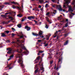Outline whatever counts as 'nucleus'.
<instances>
[{
    "label": "nucleus",
    "mask_w": 75,
    "mask_h": 75,
    "mask_svg": "<svg viewBox=\"0 0 75 75\" xmlns=\"http://www.w3.org/2000/svg\"><path fill=\"white\" fill-rule=\"evenodd\" d=\"M60 61H61V59H59V60L58 61V62H60Z\"/></svg>",
    "instance_id": "603ef678"
},
{
    "label": "nucleus",
    "mask_w": 75,
    "mask_h": 75,
    "mask_svg": "<svg viewBox=\"0 0 75 75\" xmlns=\"http://www.w3.org/2000/svg\"><path fill=\"white\" fill-rule=\"evenodd\" d=\"M42 10H43V9H42V8H41V9H40V10H41V11H42Z\"/></svg>",
    "instance_id": "680f3d73"
},
{
    "label": "nucleus",
    "mask_w": 75,
    "mask_h": 75,
    "mask_svg": "<svg viewBox=\"0 0 75 75\" xmlns=\"http://www.w3.org/2000/svg\"><path fill=\"white\" fill-rule=\"evenodd\" d=\"M39 8H41V6L40 5H39Z\"/></svg>",
    "instance_id": "a18cd8bd"
},
{
    "label": "nucleus",
    "mask_w": 75,
    "mask_h": 75,
    "mask_svg": "<svg viewBox=\"0 0 75 75\" xmlns=\"http://www.w3.org/2000/svg\"><path fill=\"white\" fill-rule=\"evenodd\" d=\"M45 44H46L45 42H44V43H43V44H44V45Z\"/></svg>",
    "instance_id": "69168bd1"
},
{
    "label": "nucleus",
    "mask_w": 75,
    "mask_h": 75,
    "mask_svg": "<svg viewBox=\"0 0 75 75\" xmlns=\"http://www.w3.org/2000/svg\"><path fill=\"white\" fill-rule=\"evenodd\" d=\"M25 29H27V31H30V29H31V28L28 26L26 25L25 26Z\"/></svg>",
    "instance_id": "6e6552de"
},
{
    "label": "nucleus",
    "mask_w": 75,
    "mask_h": 75,
    "mask_svg": "<svg viewBox=\"0 0 75 75\" xmlns=\"http://www.w3.org/2000/svg\"><path fill=\"white\" fill-rule=\"evenodd\" d=\"M59 20H61V19H60V18H61V17H59Z\"/></svg>",
    "instance_id": "0e129e2a"
},
{
    "label": "nucleus",
    "mask_w": 75,
    "mask_h": 75,
    "mask_svg": "<svg viewBox=\"0 0 75 75\" xmlns=\"http://www.w3.org/2000/svg\"><path fill=\"white\" fill-rule=\"evenodd\" d=\"M1 23H2L3 24H5V22H2Z\"/></svg>",
    "instance_id": "864d4df0"
},
{
    "label": "nucleus",
    "mask_w": 75,
    "mask_h": 75,
    "mask_svg": "<svg viewBox=\"0 0 75 75\" xmlns=\"http://www.w3.org/2000/svg\"><path fill=\"white\" fill-rule=\"evenodd\" d=\"M45 28H48V26L47 25H46Z\"/></svg>",
    "instance_id": "c03bdc74"
},
{
    "label": "nucleus",
    "mask_w": 75,
    "mask_h": 75,
    "mask_svg": "<svg viewBox=\"0 0 75 75\" xmlns=\"http://www.w3.org/2000/svg\"><path fill=\"white\" fill-rule=\"evenodd\" d=\"M18 17H23V15L21 14H19L17 15Z\"/></svg>",
    "instance_id": "4468645a"
},
{
    "label": "nucleus",
    "mask_w": 75,
    "mask_h": 75,
    "mask_svg": "<svg viewBox=\"0 0 75 75\" xmlns=\"http://www.w3.org/2000/svg\"><path fill=\"white\" fill-rule=\"evenodd\" d=\"M38 69H36V70L35 71V74H36V73H37V72H38Z\"/></svg>",
    "instance_id": "2f4dec72"
},
{
    "label": "nucleus",
    "mask_w": 75,
    "mask_h": 75,
    "mask_svg": "<svg viewBox=\"0 0 75 75\" xmlns=\"http://www.w3.org/2000/svg\"><path fill=\"white\" fill-rule=\"evenodd\" d=\"M4 4L6 5H10V3L8 2H5Z\"/></svg>",
    "instance_id": "bb28decb"
},
{
    "label": "nucleus",
    "mask_w": 75,
    "mask_h": 75,
    "mask_svg": "<svg viewBox=\"0 0 75 75\" xmlns=\"http://www.w3.org/2000/svg\"><path fill=\"white\" fill-rule=\"evenodd\" d=\"M49 37H47V40H49Z\"/></svg>",
    "instance_id": "3c124183"
},
{
    "label": "nucleus",
    "mask_w": 75,
    "mask_h": 75,
    "mask_svg": "<svg viewBox=\"0 0 75 75\" xmlns=\"http://www.w3.org/2000/svg\"><path fill=\"white\" fill-rule=\"evenodd\" d=\"M11 43H12V44H14V42H11Z\"/></svg>",
    "instance_id": "13d9d810"
},
{
    "label": "nucleus",
    "mask_w": 75,
    "mask_h": 75,
    "mask_svg": "<svg viewBox=\"0 0 75 75\" xmlns=\"http://www.w3.org/2000/svg\"><path fill=\"white\" fill-rule=\"evenodd\" d=\"M11 4H18V3L15 2L14 1L11 2Z\"/></svg>",
    "instance_id": "2eb2a0df"
},
{
    "label": "nucleus",
    "mask_w": 75,
    "mask_h": 75,
    "mask_svg": "<svg viewBox=\"0 0 75 75\" xmlns=\"http://www.w3.org/2000/svg\"><path fill=\"white\" fill-rule=\"evenodd\" d=\"M74 8H75V5H74Z\"/></svg>",
    "instance_id": "052dcab7"
},
{
    "label": "nucleus",
    "mask_w": 75,
    "mask_h": 75,
    "mask_svg": "<svg viewBox=\"0 0 75 75\" xmlns=\"http://www.w3.org/2000/svg\"><path fill=\"white\" fill-rule=\"evenodd\" d=\"M52 6L53 7H56L57 8L58 7V5H52Z\"/></svg>",
    "instance_id": "f3484780"
},
{
    "label": "nucleus",
    "mask_w": 75,
    "mask_h": 75,
    "mask_svg": "<svg viewBox=\"0 0 75 75\" xmlns=\"http://www.w3.org/2000/svg\"><path fill=\"white\" fill-rule=\"evenodd\" d=\"M57 13V11H56V10H55L54 11V12H51V15H52V16H54V15L55 14H56Z\"/></svg>",
    "instance_id": "9d476101"
},
{
    "label": "nucleus",
    "mask_w": 75,
    "mask_h": 75,
    "mask_svg": "<svg viewBox=\"0 0 75 75\" xmlns=\"http://www.w3.org/2000/svg\"><path fill=\"white\" fill-rule=\"evenodd\" d=\"M1 37H6V35L4 34V33H2Z\"/></svg>",
    "instance_id": "4be33fe9"
},
{
    "label": "nucleus",
    "mask_w": 75,
    "mask_h": 75,
    "mask_svg": "<svg viewBox=\"0 0 75 75\" xmlns=\"http://www.w3.org/2000/svg\"><path fill=\"white\" fill-rule=\"evenodd\" d=\"M46 19L47 21V22L49 23H50V24H51V21H50V19H49V18H48V17H46Z\"/></svg>",
    "instance_id": "9b49d317"
},
{
    "label": "nucleus",
    "mask_w": 75,
    "mask_h": 75,
    "mask_svg": "<svg viewBox=\"0 0 75 75\" xmlns=\"http://www.w3.org/2000/svg\"><path fill=\"white\" fill-rule=\"evenodd\" d=\"M1 29L2 28H3V26H1Z\"/></svg>",
    "instance_id": "bf43d9fd"
},
{
    "label": "nucleus",
    "mask_w": 75,
    "mask_h": 75,
    "mask_svg": "<svg viewBox=\"0 0 75 75\" xmlns=\"http://www.w3.org/2000/svg\"><path fill=\"white\" fill-rule=\"evenodd\" d=\"M42 70H44V68L43 67L42 68Z\"/></svg>",
    "instance_id": "4d7b16f0"
},
{
    "label": "nucleus",
    "mask_w": 75,
    "mask_h": 75,
    "mask_svg": "<svg viewBox=\"0 0 75 75\" xmlns=\"http://www.w3.org/2000/svg\"><path fill=\"white\" fill-rule=\"evenodd\" d=\"M20 38H23L24 37V36L22 34V36H20Z\"/></svg>",
    "instance_id": "7c9ffc66"
},
{
    "label": "nucleus",
    "mask_w": 75,
    "mask_h": 75,
    "mask_svg": "<svg viewBox=\"0 0 75 75\" xmlns=\"http://www.w3.org/2000/svg\"><path fill=\"white\" fill-rule=\"evenodd\" d=\"M60 30H59V31H57L56 33H55L54 34L55 35V36L54 37H56L57 36H58V35H59V34H58V33H60Z\"/></svg>",
    "instance_id": "0eeeda50"
},
{
    "label": "nucleus",
    "mask_w": 75,
    "mask_h": 75,
    "mask_svg": "<svg viewBox=\"0 0 75 75\" xmlns=\"http://www.w3.org/2000/svg\"><path fill=\"white\" fill-rule=\"evenodd\" d=\"M65 27H68V23H66L65 24Z\"/></svg>",
    "instance_id": "4c0bfd02"
},
{
    "label": "nucleus",
    "mask_w": 75,
    "mask_h": 75,
    "mask_svg": "<svg viewBox=\"0 0 75 75\" xmlns=\"http://www.w3.org/2000/svg\"><path fill=\"white\" fill-rule=\"evenodd\" d=\"M18 57H19V59L18 61V62L20 64V67L22 68H24V65L23 64V59L22 58V54H19L18 56Z\"/></svg>",
    "instance_id": "f03ea898"
},
{
    "label": "nucleus",
    "mask_w": 75,
    "mask_h": 75,
    "mask_svg": "<svg viewBox=\"0 0 75 75\" xmlns=\"http://www.w3.org/2000/svg\"><path fill=\"white\" fill-rule=\"evenodd\" d=\"M66 21H68V19H66Z\"/></svg>",
    "instance_id": "6e6d98bb"
},
{
    "label": "nucleus",
    "mask_w": 75,
    "mask_h": 75,
    "mask_svg": "<svg viewBox=\"0 0 75 75\" xmlns=\"http://www.w3.org/2000/svg\"><path fill=\"white\" fill-rule=\"evenodd\" d=\"M66 3L64 4L63 5L64 8H66L67 7L66 6H68V4L70 3V0H65Z\"/></svg>",
    "instance_id": "7ed1b4c3"
},
{
    "label": "nucleus",
    "mask_w": 75,
    "mask_h": 75,
    "mask_svg": "<svg viewBox=\"0 0 75 75\" xmlns=\"http://www.w3.org/2000/svg\"><path fill=\"white\" fill-rule=\"evenodd\" d=\"M35 18V17L33 16H32L28 17V18L29 20H31V19H34Z\"/></svg>",
    "instance_id": "1a4fd4ad"
},
{
    "label": "nucleus",
    "mask_w": 75,
    "mask_h": 75,
    "mask_svg": "<svg viewBox=\"0 0 75 75\" xmlns=\"http://www.w3.org/2000/svg\"><path fill=\"white\" fill-rule=\"evenodd\" d=\"M50 12H47L46 14V16H50Z\"/></svg>",
    "instance_id": "c85d7f7f"
},
{
    "label": "nucleus",
    "mask_w": 75,
    "mask_h": 75,
    "mask_svg": "<svg viewBox=\"0 0 75 75\" xmlns=\"http://www.w3.org/2000/svg\"><path fill=\"white\" fill-rule=\"evenodd\" d=\"M68 35L67 34H64V36L65 37H67Z\"/></svg>",
    "instance_id": "49530a36"
},
{
    "label": "nucleus",
    "mask_w": 75,
    "mask_h": 75,
    "mask_svg": "<svg viewBox=\"0 0 75 75\" xmlns=\"http://www.w3.org/2000/svg\"><path fill=\"white\" fill-rule=\"evenodd\" d=\"M40 57V56H38L37 58V59H38V60H39Z\"/></svg>",
    "instance_id": "ea45409f"
},
{
    "label": "nucleus",
    "mask_w": 75,
    "mask_h": 75,
    "mask_svg": "<svg viewBox=\"0 0 75 75\" xmlns=\"http://www.w3.org/2000/svg\"><path fill=\"white\" fill-rule=\"evenodd\" d=\"M32 34L33 35H34V36H37L38 35L37 34V33H33Z\"/></svg>",
    "instance_id": "6ab92c4d"
},
{
    "label": "nucleus",
    "mask_w": 75,
    "mask_h": 75,
    "mask_svg": "<svg viewBox=\"0 0 75 75\" xmlns=\"http://www.w3.org/2000/svg\"><path fill=\"white\" fill-rule=\"evenodd\" d=\"M48 4H46L45 6V8H47V7H48Z\"/></svg>",
    "instance_id": "e433bc0d"
},
{
    "label": "nucleus",
    "mask_w": 75,
    "mask_h": 75,
    "mask_svg": "<svg viewBox=\"0 0 75 75\" xmlns=\"http://www.w3.org/2000/svg\"><path fill=\"white\" fill-rule=\"evenodd\" d=\"M53 2H55V0H51Z\"/></svg>",
    "instance_id": "8fccbe9b"
},
{
    "label": "nucleus",
    "mask_w": 75,
    "mask_h": 75,
    "mask_svg": "<svg viewBox=\"0 0 75 75\" xmlns=\"http://www.w3.org/2000/svg\"><path fill=\"white\" fill-rule=\"evenodd\" d=\"M17 27H18V28H21V24H19L17 25Z\"/></svg>",
    "instance_id": "5701e85b"
},
{
    "label": "nucleus",
    "mask_w": 75,
    "mask_h": 75,
    "mask_svg": "<svg viewBox=\"0 0 75 75\" xmlns=\"http://www.w3.org/2000/svg\"><path fill=\"white\" fill-rule=\"evenodd\" d=\"M43 52V51L42 50L39 51V53H42Z\"/></svg>",
    "instance_id": "f704fd0d"
},
{
    "label": "nucleus",
    "mask_w": 75,
    "mask_h": 75,
    "mask_svg": "<svg viewBox=\"0 0 75 75\" xmlns=\"http://www.w3.org/2000/svg\"><path fill=\"white\" fill-rule=\"evenodd\" d=\"M39 34L40 35H42V32L41 31L39 32Z\"/></svg>",
    "instance_id": "a878e982"
},
{
    "label": "nucleus",
    "mask_w": 75,
    "mask_h": 75,
    "mask_svg": "<svg viewBox=\"0 0 75 75\" xmlns=\"http://www.w3.org/2000/svg\"><path fill=\"white\" fill-rule=\"evenodd\" d=\"M38 42H41V40H38Z\"/></svg>",
    "instance_id": "79ce46f5"
},
{
    "label": "nucleus",
    "mask_w": 75,
    "mask_h": 75,
    "mask_svg": "<svg viewBox=\"0 0 75 75\" xmlns=\"http://www.w3.org/2000/svg\"><path fill=\"white\" fill-rule=\"evenodd\" d=\"M1 17H6L7 16L4 15H1Z\"/></svg>",
    "instance_id": "cd10ccee"
},
{
    "label": "nucleus",
    "mask_w": 75,
    "mask_h": 75,
    "mask_svg": "<svg viewBox=\"0 0 75 75\" xmlns=\"http://www.w3.org/2000/svg\"><path fill=\"white\" fill-rule=\"evenodd\" d=\"M34 22H35V24H37V22L35 20L34 21Z\"/></svg>",
    "instance_id": "de8ad7c7"
},
{
    "label": "nucleus",
    "mask_w": 75,
    "mask_h": 75,
    "mask_svg": "<svg viewBox=\"0 0 75 75\" xmlns=\"http://www.w3.org/2000/svg\"><path fill=\"white\" fill-rule=\"evenodd\" d=\"M11 65L10 64L9 65H8V67H10L11 66Z\"/></svg>",
    "instance_id": "338daca9"
},
{
    "label": "nucleus",
    "mask_w": 75,
    "mask_h": 75,
    "mask_svg": "<svg viewBox=\"0 0 75 75\" xmlns=\"http://www.w3.org/2000/svg\"><path fill=\"white\" fill-rule=\"evenodd\" d=\"M8 14V13H5V15H7V14Z\"/></svg>",
    "instance_id": "5fc2aeb1"
},
{
    "label": "nucleus",
    "mask_w": 75,
    "mask_h": 75,
    "mask_svg": "<svg viewBox=\"0 0 75 75\" xmlns=\"http://www.w3.org/2000/svg\"><path fill=\"white\" fill-rule=\"evenodd\" d=\"M17 52H19V53H21V52H22V50L20 49V50H19L18 49L17 50Z\"/></svg>",
    "instance_id": "dca6fc26"
},
{
    "label": "nucleus",
    "mask_w": 75,
    "mask_h": 75,
    "mask_svg": "<svg viewBox=\"0 0 75 75\" xmlns=\"http://www.w3.org/2000/svg\"><path fill=\"white\" fill-rule=\"evenodd\" d=\"M72 17V15H70L69 16V17H70V18H71V17Z\"/></svg>",
    "instance_id": "37998d69"
},
{
    "label": "nucleus",
    "mask_w": 75,
    "mask_h": 75,
    "mask_svg": "<svg viewBox=\"0 0 75 75\" xmlns=\"http://www.w3.org/2000/svg\"><path fill=\"white\" fill-rule=\"evenodd\" d=\"M11 29L13 30V31H16V30H15V29L13 28H11Z\"/></svg>",
    "instance_id": "c9c22d12"
},
{
    "label": "nucleus",
    "mask_w": 75,
    "mask_h": 75,
    "mask_svg": "<svg viewBox=\"0 0 75 75\" xmlns=\"http://www.w3.org/2000/svg\"><path fill=\"white\" fill-rule=\"evenodd\" d=\"M26 17H24L23 18H22V19L21 20V21L23 22V21H25V20L26 19Z\"/></svg>",
    "instance_id": "a211bd4d"
},
{
    "label": "nucleus",
    "mask_w": 75,
    "mask_h": 75,
    "mask_svg": "<svg viewBox=\"0 0 75 75\" xmlns=\"http://www.w3.org/2000/svg\"><path fill=\"white\" fill-rule=\"evenodd\" d=\"M12 8H17L18 9V10H21V7H19L18 6H13L12 7Z\"/></svg>",
    "instance_id": "423d86ee"
},
{
    "label": "nucleus",
    "mask_w": 75,
    "mask_h": 75,
    "mask_svg": "<svg viewBox=\"0 0 75 75\" xmlns=\"http://www.w3.org/2000/svg\"><path fill=\"white\" fill-rule=\"evenodd\" d=\"M8 18H11V20H13L14 19L12 17H11V16L8 17Z\"/></svg>",
    "instance_id": "b1692460"
},
{
    "label": "nucleus",
    "mask_w": 75,
    "mask_h": 75,
    "mask_svg": "<svg viewBox=\"0 0 75 75\" xmlns=\"http://www.w3.org/2000/svg\"><path fill=\"white\" fill-rule=\"evenodd\" d=\"M72 4H75V0H74V1L72 3Z\"/></svg>",
    "instance_id": "72a5a7b5"
},
{
    "label": "nucleus",
    "mask_w": 75,
    "mask_h": 75,
    "mask_svg": "<svg viewBox=\"0 0 75 75\" xmlns=\"http://www.w3.org/2000/svg\"><path fill=\"white\" fill-rule=\"evenodd\" d=\"M35 11H40V10H39V9H38V8H35Z\"/></svg>",
    "instance_id": "412c9836"
},
{
    "label": "nucleus",
    "mask_w": 75,
    "mask_h": 75,
    "mask_svg": "<svg viewBox=\"0 0 75 75\" xmlns=\"http://www.w3.org/2000/svg\"><path fill=\"white\" fill-rule=\"evenodd\" d=\"M5 32H6V33H7V34H8V33H9V32H10V31H6Z\"/></svg>",
    "instance_id": "473e14b6"
},
{
    "label": "nucleus",
    "mask_w": 75,
    "mask_h": 75,
    "mask_svg": "<svg viewBox=\"0 0 75 75\" xmlns=\"http://www.w3.org/2000/svg\"><path fill=\"white\" fill-rule=\"evenodd\" d=\"M69 11H70V12H72V11H73V10H72V9L71 6H69Z\"/></svg>",
    "instance_id": "ddd939ff"
},
{
    "label": "nucleus",
    "mask_w": 75,
    "mask_h": 75,
    "mask_svg": "<svg viewBox=\"0 0 75 75\" xmlns=\"http://www.w3.org/2000/svg\"><path fill=\"white\" fill-rule=\"evenodd\" d=\"M53 62V61H51L50 62V64H52Z\"/></svg>",
    "instance_id": "09e8293b"
},
{
    "label": "nucleus",
    "mask_w": 75,
    "mask_h": 75,
    "mask_svg": "<svg viewBox=\"0 0 75 75\" xmlns=\"http://www.w3.org/2000/svg\"><path fill=\"white\" fill-rule=\"evenodd\" d=\"M17 41V44L19 46H21V47L23 49V50H26V52H23V53H24L25 54H27V53H28V50H26V48H25V46H24V45L22 44V43H23V42H23V40H18Z\"/></svg>",
    "instance_id": "f257e3e1"
},
{
    "label": "nucleus",
    "mask_w": 75,
    "mask_h": 75,
    "mask_svg": "<svg viewBox=\"0 0 75 75\" xmlns=\"http://www.w3.org/2000/svg\"><path fill=\"white\" fill-rule=\"evenodd\" d=\"M68 41H67L64 44V45H67V44H68Z\"/></svg>",
    "instance_id": "aec40b11"
},
{
    "label": "nucleus",
    "mask_w": 75,
    "mask_h": 75,
    "mask_svg": "<svg viewBox=\"0 0 75 75\" xmlns=\"http://www.w3.org/2000/svg\"><path fill=\"white\" fill-rule=\"evenodd\" d=\"M35 10V8L33 9V10Z\"/></svg>",
    "instance_id": "774afa93"
},
{
    "label": "nucleus",
    "mask_w": 75,
    "mask_h": 75,
    "mask_svg": "<svg viewBox=\"0 0 75 75\" xmlns=\"http://www.w3.org/2000/svg\"><path fill=\"white\" fill-rule=\"evenodd\" d=\"M58 6V7H57V8L59 10V11H65V9H62V8H61V6L60 5H57Z\"/></svg>",
    "instance_id": "39448f33"
},
{
    "label": "nucleus",
    "mask_w": 75,
    "mask_h": 75,
    "mask_svg": "<svg viewBox=\"0 0 75 75\" xmlns=\"http://www.w3.org/2000/svg\"><path fill=\"white\" fill-rule=\"evenodd\" d=\"M40 53H38V55H40Z\"/></svg>",
    "instance_id": "e2e57ef3"
},
{
    "label": "nucleus",
    "mask_w": 75,
    "mask_h": 75,
    "mask_svg": "<svg viewBox=\"0 0 75 75\" xmlns=\"http://www.w3.org/2000/svg\"><path fill=\"white\" fill-rule=\"evenodd\" d=\"M6 42H10V40H8L6 41Z\"/></svg>",
    "instance_id": "a19ab883"
},
{
    "label": "nucleus",
    "mask_w": 75,
    "mask_h": 75,
    "mask_svg": "<svg viewBox=\"0 0 75 75\" xmlns=\"http://www.w3.org/2000/svg\"><path fill=\"white\" fill-rule=\"evenodd\" d=\"M48 45V44L47 43L44 45V46H45V47H47Z\"/></svg>",
    "instance_id": "58836bf2"
},
{
    "label": "nucleus",
    "mask_w": 75,
    "mask_h": 75,
    "mask_svg": "<svg viewBox=\"0 0 75 75\" xmlns=\"http://www.w3.org/2000/svg\"><path fill=\"white\" fill-rule=\"evenodd\" d=\"M39 1L40 3H42L43 2V0H40Z\"/></svg>",
    "instance_id": "c756f323"
},
{
    "label": "nucleus",
    "mask_w": 75,
    "mask_h": 75,
    "mask_svg": "<svg viewBox=\"0 0 75 75\" xmlns=\"http://www.w3.org/2000/svg\"><path fill=\"white\" fill-rule=\"evenodd\" d=\"M12 35V37H14L15 35H16V34H15L14 33H12L11 34Z\"/></svg>",
    "instance_id": "393cba45"
},
{
    "label": "nucleus",
    "mask_w": 75,
    "mask_h": 75,
    "mask_svg": "<svg viewBox=\"0 0 75 75\" xmlns=\"http://www.w3.org/2000/svg\"><path fill=\"white\" fill-rule=\"evenodd\" d=\"M7 50H8V51L7 52V54H11V53H14V50L12 49L8 48L7 49Z\"/></svg>",
    "instance_id": "20e7f679"
},
{
    "label": "nucleus",
    "mask_w": 75,
    "mask_h": 75,
    "mask_svg": "<svg viewBox=\"0 0 75 75\" xmlns=\"http://www.w3.org/2000/svg\"><path fill=\"white\" fill-rule=\"evenodd\" d=\"M13 57H14V55H13V54H12V55L10 56L9 57L10 58L8 59V61H9V60H10V59H12Z\"/></svg>",
    "instance_id": "f8f14e48"
}]
</instances>
